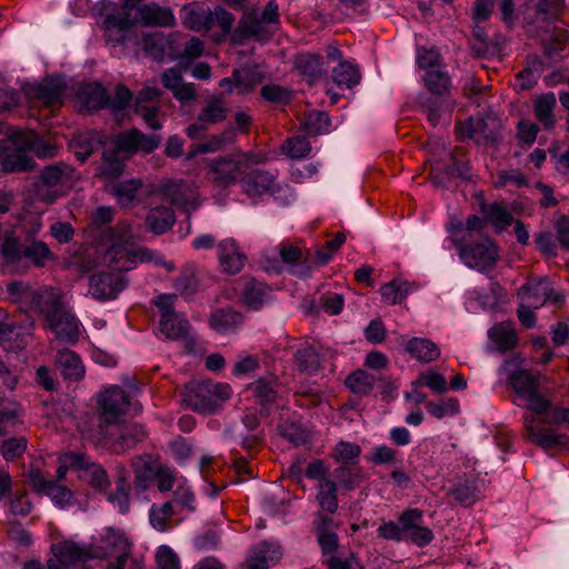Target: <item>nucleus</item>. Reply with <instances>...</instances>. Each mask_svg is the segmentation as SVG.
Listing matches in <instances>:
<instances>
[{
    "mask_svg": "<svg viewBox=\"0 0 569 569\" xmlns=\"http://www.w3.org/2000/svg\"><path fill=\"white\" fill-rule=\"evenodd\" d=\"M510 385L517 396L516 403L531 411L523 416L528 440L543 450H569V436L540 426L541 421L537 418L538 415H542L551 408L550 400L539 392V376L523 369L516 370L510 376Z\"/></svg>",
    "mask_w": 569,
    "mask_h": 569,
    "instance_id": "1",
    "label": "nucleus"
},
{
    "mask_svg": "<svg viewBox=\"0 0 569 569\" xmlns=\"http://www.w3.org/2000/svg\"><path fill=\"white\" fill-rule=\"evenodd\" d=\"M144 0H121V7L108 13L103 21L109 41L122 42L126 32L136 26L173 27L176 18L172 10L154 2L141 4Z\"/></svg>",
    "mask_w": 569,
    "mask_h": 569,
    "instance_id": "2",
    "label": "nucleus"
},
{
    "mask_svg": "<svg viewBox=\"0 0 569 569\" xmlns=\"http://www.w3.org/2000/svg\"><path fill=\"white\" fill-rule=\"evenodd\" d=\"M30 152L38 157H53L54 148L42 143L32 131L11 130L0 140V164L6 172L26 171L31 168Z\"/></svg>",
    "mask_w": 569,
    "mask_h": 569,
    "instance_id": "3",
    "label": "nucleus"
},
{
    "mask_svg": "<svg viewBox=\"0 0 569 569\" xmlns=\"http://www.w3.org/2000/svg\"><path fill=\"white\" fill-rule=\"evenodd\" d=\"M159 143L160 139L157 136H146L137 129L117 136L112 146L104 149L101 173L109 178L120 176L126 159L138 151L150 153Z\"/></svg>",
    "mask_w": 569,
    "mask_h": 569,
    "instance_id": "4",
    "label": "nucleus"
},
{
    "mask_svg": "<svg viewBox=\"0 0 569 569\" xmlns=\"http://www.w3.org/2000/svg\"><path fill=\"white\" fill-rule=\"evenodd\" d=\"M107 258L117 271L130 270L137 262H153L156 266H163L168 271L174 269V264L164 260L158 251L138 246L127 238L113 243Z\"/></svg>",
    "mask_w": 569,
    "mask_h": 569,
    "instance_id": "5",
    "label": "nucleus"
},
{
    "mask_svg": "<svg viewBox=\"0 0 569 569\" xmlns=\"http://www.w3.org/2000/svg\"><path fill=\"white\" fill-rule=\"evenodd\" d=\"M78 172L69 164H56L44 168L36 184L38 200L51 204L71 189L78 181Z\"/></svg>",
    "mask_w": 569,
    "mask_h": 569,
    "instance_id": "6",
    "label": "nucleus"
},
{
    "mask_svg": "<svg viewBox=\"0 0 569 569\" xmlns=\"http://www.w3.org/2000/svg\"><path fill=\"white\" fill-rule=\"evenodd\" d=\"M7 290L13 301L31 300L47 320H68L69 312L63 307L59 293L52 289L36 293L27 283L13 281L8 284Z\"/></svg>",
    "mask_w": 569,
    "mask_h": 569,
    "instance_id": "7",
    "label": "nucleus"
},
{
    "mask_svg": "<svg viewBox=\"0 0 569 569\" xmlns=\"http://www.w3.org/2000/svg\"><path fill=\"white\" fill-rule=\"evenodd\" d=\"M231 389L226 383L212 381L191 382L186 386L183 402L193 411L213 412L230 397Z\"/></svg>",
    "mask_w": 569,
    "mask_h": 569,
    "instance_id": "8",
    "label": "nucleus"
},
{
    "mask_svg": "<svg viewBox=\"0 0 569 569\" xmlns=\"http://www.w3.org/2000/svg\"><path fill=\"white\" fill-rule=\"evenodd\" d=\"M53 558L47 561V569H70L89 559L99 558L102 555L93 548L79 545L71 540H64L51 546Z\"/></svg>",
    "mask_w": 569,
    "mask_h": 569,
    "instance_id": "9",
    "label": "nucleus"
},
{
    "mask_svg": "<svg viewBox=\"0 0 569 569\" xmlns=\"http://www.w3.org/2000/svg\"><path fill=\"white\" fill-rule=\"evenodd\" d=\"M552 292L551 283L547 279H531L523 284L518 292L520 298L519 320H532L535 318L533 310L551 299Z\"/></svg>",
    "mask_w": 569,
    "mask_h": 569,
    "instance_id": "10",
    "label": "nucleus"
},
{
    "mask_svg": "<svg viewBox=\"0 0 569 569\" xmlns=\"http://www.w3.org/2000/svg\"><path fill=\"white\" fill-rule=\"evenodd\" d=\"M459 256L468 268L486 272L497 262L498 249L490 239L483 238L477 243L460 244Z\"/></svg>",
    "mask_w": 569,
    "mask_h": 569,
    "instance_id": "11",
    "label": "nucleus"
},
{
    "mask_svg": "<svg viewBox=\"0 0 569 569\" xmlns=\"http://www.w3.org/2000/svg\"><path fill=\"white\" fill-rule=\"evenodd\" d=\"M64 90V80L59 76L43 79L41 82L27 83L23 87V91L31 102H39L48 108H57L62 104Z\"/></svg>",
    "mask_w": 569,
    "mask_h": 569,
    "instance_id": "12",
    "label": "nucleus"
},
{
    "mask_svg": "<svg viewBox=\"0 0 569 569\" xmlns=\"http://www.w3.org/2000/svg\"><path fill=\"white\" fill-rule=\"evenodd\" d=\"M423 512L420 509H407L399 516L402 541L425 547L433 540V532L422 526Z\"/></svg>",
    "mask_w": 569,
    "mask_h": 569,
    "instance_id": "13",
    "label": "nucleus"
},
{
    "mask_svg": "<svg viewBox=\"0 0 569 569\" xmlns=\"http://www.w3.org/2000/svg\"><path fill=\"white\" fill-rule=\"evenodd\" d=\"M131 402L126 392L118 386H111L99 397L102 419L107 423H117L126 415Z\"/></svg>",
    "mask_w": 569,
    "mask_h": 569,
    "instance_id": "14",
    "label": "nucleus"
},
{
    "mask_svg": "<svg viewBox=\"0 0 569 569\" xmlns=\"http://www.w3.org/2000/svg\"><path fill=\"white\" fill-rule=\"evenodd\" d=\"M28 481L32 488L38 492L48 496L57 506H69L73 499V492L64 486L59 485L57 481L49 480L44 473L39 469H31L28 471Z\"/></svg>",
    "mask_w": 569,
    "mask_h": 569,
    "instance_id": "15",
    "label": "nucleus"
},
{
    "mask_svg": "<svg viewBox=\"0 0 569 569\" xmlns=\"http://www.w3.org/2000/svg\"><path fill=\"white\" fill-rule=\"evenodd\" d=\"M159 192L166 200L184 210H193L198 206L197 189L182 180L162 181Z\"/></svg>",
    "mask_w": 569,
    "mask_h": 569,
    "instance_id": "16",
    "label": "nucleus"
},
{
    "mask_svg": "<svg viewBox=\"0 0 569 569\" xmlns=\"http://www.w3.org/2000/svg\"><path fill=\"white\" fill-rule=\"evenodd\" d=\"M505 291L497 282H490L487 289H470L466 292V308L470 312L481 310H495L505 300Z\"/></svg>",
    "mask_w": 569,
    "mask_h": 569,
    "instance_id": "17",
    "label": "nucleus"
},
{
    "mask_svg": "<svg viewBox=\"0 0 569 569\" xmlns=\"http://www.w3.org/2000/svg\"><path fill=\"white\" fill-rule=\"evenodd\" d=\"M161 91L156 87L143 88L136 98L134 111L152 130H159L162 127L159 120V102L158 99Z\"/></svg>",
    "mask_w": 569,
    "mask_h": 569,
    "instance_id": "18",
    "label": "nucleus"
},
{
    "mask_svg": "<svg viewBox=\"0 0 569 569\" xmlns=\"http://www.w3.org/2000/svg\"><path fill=\"white\" fill-rule=\"evenodd\" d=\"M126 287L120 272H100L90 278L89 292L97 300L114 299Z\"/></svg>",
    "mask_w": 569,
    "mask_h": 569,
    "instance_id": "19",
    "label": "nucleus"
},
{
    "mask_svg": "<svg viewBox=\"0 0 569 569\" xmlns=\"http://www.w3.org/2000/svg\"><path fill=\"white\" fill-rule=\"evenodd\" d=\"M241 163L232 158H218L210 164L209 180L219 188L234 183L240 174Z\"/></svg>",
    "mask_w": 569,
    "mask_h": 569,
    "instance_id": "20",
    "label": "nucleus"
},
{
    "mask_svg": "<svg viewBox=\"0 0 569 569\" xmlns=\"http://www.w3.org/2000/svg\"><path fill=\"white\" fill-rule=\"evenodd\" d=\"M218 259L222 270L229 274L239 273L244 267L247 257L241 252L239 244L232 238L219 242Z\"/></svg>",
    "mask_w": 569,
    "mask_h": 569,
    "instance_id": "21",
    "label": "nucleus"
},
{
    "mask_svg": "<svg viewBox=\"0 0 569 569\" xmlns=\"http://www.w3.org/2000/svg\"><path fill=\"white\" fill-rule=\"evenodd\" d=\"M161 81L163 87L180 102H189L197 97L193 83L184 82L181 71L177 68L164 70L161 76Z\"/></svg>",
    "mask_w": 569,
    "mask_h": 569,
    "instance_id": "22",
    "label": "nucleus"
},
{
    "mask_svg": "<svg viewBox=\"0 0 569 569\" xmlns=\"http://www.w3.org/2000/svg\"><path fill=\"white\" fill-rule=\"evenodd\" d=\"M312 525L322 553L331 555L338 547V535L335 531L333 519L328 515L317 512Z\"/></svg>",
    "mask_w": 569,
    "mask_h": 569,
    "instance_id": "23",
    "label": "nucleus"
},
{
    "mask_svg": "<svg viewBox=\"0 0 569 569\" xmlns=\"http://www.w3.org/2000/svg\"><path fill=\"white\" fill-rule=\"evenodd\" d=\"M282 557L280 546L272 542H261L247 560L248 569H269Z\"/></svg>",
    "mask_w": 569,
    "mask_h": 569,
    "instance_id": "24",
    "label": "nucleus"
},
{
    "mask_svg": "<svg viewBox=\"0 0 569 569\" xmlns=\"http://www.w3.org/2000/svg\"><path fill=\"white\" fill-rule=\"evenodd\" d=\"M159 466L149 455L137 457L132 461L136 489H148L157 477Z\"/></svg>",
    "mask_w": 569,
    "mask_h": 569,
    "instance_id": "25",
    "label": "nucleus"
},
{
    "mask_svg": "<svg viewBox=\"0 0 569 569\" xmlns=\"http://www.w3.org/2000/svg\"><path fill=\"white\" fill-rule=\"evenodd\" d=\"M57 365L66 380L79 381L83 379L86 370L78 353L68 349L58 350Z\"/></svg>",
    "mask_w": 569,
    "mask_h": 569,
    "instance_id": "26",
    "label": "nucleus"
},
{
    "mask_svg": "<svg viewBox=\"0 0 569 569\" xmlns=\"http://www.w3.org/2000/svg\"><path fill=\"white\" fill-rule=\"evenodd\" d=\"M418 286L415 282L397 278L380 288L382 301L388 305L402 302L410 293L416 291Z\"/></svg>",
    "mask_w": 569,
    "mask_h": 569,
    "instance_id": "27",
    "label": "nucleus"
},
{
    "mask_svg": "<svg viewBox=\"0 0 569 569\" xmlns=\"http://www.w3.org/2000/svg\"><path fill=\"white\" fill-rule=\"evenodd\" d=\"M237 32L246 38L267 39L269 27L258 17L256 10L246 11L238 24Z\"/></svg>",
    "mask_w": 569,
    "mask_h": 569,
    "instance_id": "28",
    "label": "nucleus"
},
{
    "mask_svg": "<svg viewBox=\"0 0 569 569\" xmlns=\"http://www.w3.org/2000/svg\"><path fill=\"white\" fill-rule=\"evenodd\" d=\"M78 472L81 480L89 482L94 488L106 489L110 485L107 471L103 467L91 461L84 453L83 461L79 463Z\"/></svg>",
    "mask_w": 569,
    "mask_h": 569,
    "instance_id": "29",
    "label": "nucleus"
},
{
    "mask_svg": "<svg viewBox=\"0 0 569 569\" xmlns=\"http://www.w3.org/2000/svg\"><path fill=\"white\" fill-rule=\"evenodd\" d=\"M316 501L320 509L327 513L333 515L339 508L338 483L328 479L317 485Z\"/></svg>",
    "mask_w": 569,
    "mask_h": 569,
    "instance_id": "30",
    "label": "nucleus"
},
{
    "mask_svg": "<svg viewBox=\"0 0 569 569\" xmlns=\"http://www.w3.org/2000/svg\"><path fill=\"white\" fill-rule=\"evenodd\" d=\"M153 332L168 340L183 341L188 347L194 343L189 322H158Z\"/></svg>",
    "mask_w": 569,
    "mask_h": 569,
    "instance_id": "31",
    "label": "nucleus"
},
{
    "mask_svg": "<svg viewBox=\"0 0 569 569\" xmlns=\"http://www.w3.org/2000/svg\"><path fill=\"white\" fill-rule=\"evenodd\" d=\"M81 322H46V330L54 336V340L61 345H74L79 341L82 331Z\"/></svg>",
    "mask_w": 569,
    "mask_h": 569,
    "instance_id": "32",
    "label": "nucleus"
},
{
    "mask_svg": "<svg viewBox=\"0 0 569 569\" xmlns=\"http://www.w3.org/2000/svg\"><path fill=\"white\" fill-rule=\"evenodd\" d=\"M489 340L493 343L496 350L506 352L513 349L518 342V336L513 329L505 322L496 323L488 331Z\"/></svg>",
    "mask_w": 569,
    "mask_h": 569,
    "instance_id": "33",
    "label": "nucleus"
},
{
    "mask_svg": "<svg viewBox=\"0 0 569 569\" xmlns=\"http://www.w3.org/2000/svg\"><path fill=\"white\" fill-rule=\"evenodd\" d=\"M407 352L421 362H431L439 358L438 346L426 338H412L406 345Z\"/></svg>",
    "mask_w": 569,
    "mask_h": 569,
    "instance_id": "34",
    "label": "nucleus"
},
{
    "mask_svg": "<svg viewBox=\"0 0 569 569\" xmlns=\"http://www.w3.org/2000/svg\"><path fill=\"white\" fill-rule=\"evenodd\" d=\"M26 343V335L22 327L16 322H0V345L4 350H20Z\"/></svg>",
    "mask_w": 569,
    "mask_h": 569,
    "instance_id": "35",
    "label": "nucleus"
},
{
    "mask_svg": "<svg viewBox=\"0 0 569 569\" xmlns=\"http://www.w3.org/2000/svg\"><path fill=\"white\" fill-rule=\"evenodd\" d=\"M78 99L88 110L104 108L108 104L106 89L98 83H88L78 91Z\"/></svg>",
    "mask_w": 569,
    "mask_h": 569,
    "instance_id": "36",
    "label": "nucleus"
},
{
    "mask_svg": "<svg viewBox=\"0 0 569 569\" xmlns=\"http://www.w3.org/2000/svg\"><path fill=\"white\" fill-rule=\"evenodd\" d=\"M181 19L184 27L194 31L210 29V11L192 4H187L181 10Z\"/></svg>",
    "mask_w": 569,
    "mask_h": 569,
    "instance_id": "37",
    "label": "nucleus"
},
{
    "mask_svg": "<svg viewBox=\"0 0 569 569\" xmlns=\"http://www.w3.org/2000/svg\"><path fill=\"white\" fill-rule=\"evenodd\" d=\"M234 137L236 133L234 130L232 129H228L221 132L220 134L211 136L204 142L190 148L189 152L187 153V159L191 160L192 158L201 153L217 152L227 143L232 142L234 140Z\"/></svg>",
    "mask_w": 569,
    "mask_h": 569,
    "instance_id": "38",
    "label": "nucleus"
},
{
    "mask_svg": "<svg viewBox=\"0 0 569 569\" xmlns=\"http://www.w3.org/2000/svg\"><path fill=\"white\" fill-rule=\"evenodd\" d=\"M457 133L461 139H473L480 142L482 139H491L493 132L488 129V123L481 118H469L466 122L457 126Z\"/></svg>",
    "mask_w": 569,
    "mask_h": 569,
    "instance_id": "39",
    "label": "nucleus"
},
{
    "mask_svg": "<svg viewBox=\"0 0 569 569\" xmlns=\"http://www.w3.org/2000/svg\"><path fill=\"white\" fill-rule=\"evenodd\" d=\"M176 217L169 207L159 206L151 209L147 216V226L156 234L164 233L173 226Z\"/></svg>",
    "mask_w": 569,
    "mask_h": 569,
    "instance_id": "40",
    "label": "nucleus"
},
{
    "mask_svg": "<svg viewBox=\"0 0 569 569\" xmlns=\"http://www.w3.org/2000/svg\"><path fill=\"white\" fill-rule=\"evenodd\" d=\"M227 113L226 101L221 97H211L206 100L198 113V120L211 126L222 122L227 118Z\"/></svg>",
    "mask_w": 569,
    "mask_h": 569,
    "instance_id": "41",
    "label": "nucleus"
},
{
    "mask_svg": "<svg viewBox=\"0 0 569 569\" xmlns=\"http://www.w3.org/2000/svg\"><path fill=\"white\" fill-rule=\"evenodd\" d=\"M276 181L272 174L266 171H256L243 181V189L249 196H260L274 192Z\"/></svg>",
    "mask_w": 569,
    "mask_h": 569,
    "instance_id": "42",
    "label": "nucleus"
},
{
    "mask_svg": "<svg viewBox=\"0 0 569 569\" xmlns=\"http://www.w3.org/2000/svg\"><path fill=\"white\" fill-rule=\"evenodd\" d=\"M346 387L355 395L367 396L375 387L376 378L363 369H357L346 378Z\"/></svg>",
    "mask_w": 569,
    "mask_h": 569,
    "instance_id": "43",
    "label": "nucleus"
},
{
    "mask_svg": "<svg viewBox=\"0 0 569 569\" xmlns=\"http://www.w3.org/2000/svg\"><path fill=\"white\" fill-rule=\"evenodd\" d=\"M556 103V96L552 92L545 93L535 101V116L545 129H549L553 126V109Z\"/></svg>",
    "mask_w": 569,
    "mask_h": 569,
    "instance_id": "44",
    "label": "nucleus"
},
{
    "mask_svg": "<svg viewBox=\"0 0 569 569\" xmlns=\"http://www.w3.org/2000/svg\"><path fill=\"white\" fill-rule=\"evenodd\" d=\"M269 287L266 283L248 280L242 292V300L249 308L259 309L267 299Z\"/></svg>",
    "mask_w": 569,
    "mask_h": 569,
    "instance_id": "45",
    "label": "nucleus"
},
{
    "mask_svg": "<svg viewBox=\"0 0 569 569\" xmlns=\"http://www.w3.org/2000/svg\"><path fill=\"white\" fill-rule=\"evenodd\" d=\"M332 79L338 87L351 89L360 82L361 76L356 66L345 61L332 70Z\"/></svg>",
    "mask_w": 569,
    "mask_h": 569,
    "instance_id": "46",
    "label": "nucleus"
},
{
    "mask_svg": "<svg viewBox=\"0 0 569 569\" xmlns=\"http://www.w3.org/2000/svg\"><path fill=\"white\" fill-rule=\"evenodd\" d=\"M142 189L143 183L140 179H129L117 184L113 193L122 207H129L138 199Z\"/></svg>",
    "mask_w": 569,
    "mask_h": 569,
    "instance_id": "47",
    "label": "nucleus"
},
{
    "mask_svg": "<svg viewBox=\"0 0 569 569\" xmlns=\"http://www.w3.org/2000/svg\"><path fill=\"white\" fill-rule=\"evenodd\" d=\"M361 451L359 445L341 440L333 448L331 456L341 466H353L358 463Z\"/></svg>",
    "mask_w": 569,
    "mask_h": 569,
    "instance_id": "48",
    "label": "nucleus"
},
{
    "mask_svg": "<svg viewBox=\"0 0 569 569\" xmlns=\"http://www.w3.org/2000/svg\"><path fill=\"white\" fill-rule=\"evenodd\" d=\"M0 253L7 266L18 271L19 264L24 258V247L13 237H7L0 248Z\"/></svg>",
    "mask_w": 569,
    "mask_h": 569,
    "instance_id": "49",
    "label": "nucleus"
},
{
    "mask_svg": "<svg viewBox=\"0 0 569 569\" xmlns=\"http://www.w3.org/2000/svg\"><path fill=\"white\" fill-rule=\"evenodd\" d=\"M219 86L228 92H231L234 87L239 93L243 94L249 92L256 86V82L251 80L249 71L236 70L230 78L220 80Z\"/></svg>",
    "mask_w": 569,
    "mask_h": 569,
    "instance_id": "50",
    "label": "nucleus"
},
{
    "mask_svg": "<svg viewBox=\"0 0 569 569\" xmlns=\"http://www.w3.org/2000/svg\"><path fill=\"white\" fill-rule=\"evenodd\" d=\"M172 515V502L167 501L162 505H152L149 511V520L156 530L164 532L170 528L169 521Z\"/></svg>",
    "mask_w": 569,
    "mask_h": 569,
    "instance_id": "51",
    "label": "nucleus"
},
{
    "mask_svg": "<svg viewBox=\"0 0 569 569\" xmlns=\"http://www.w3.org/2000/svg\"><path fill=\"white\" fill-rule=\"evenodd\" d=\"M296 362L301 371L315 373L320 368V356L317 349L312 346H303L298 349L296 355Z\"/></svg>",
    "mask_w": 569,
    "mask_h": 569,
    "instance_id": "52",
    "label": "nucleus"
},
{
    "mask_svg": "<svg viewBox=\"0 0 569 569\" xmlns=\"http://www.w3.org/2000/svg\"><path fill=\"white\" fill-rule=\"evenodd\" d=\"M335 477L337 479L338 488L345 490L356 489L363 480L362 470L351 469L348 466H340L335 469Z\"/></svg>",
    "mask_w": 569,
    "mask_h": 569,
    "instance_id": "53",
    "label": "nucleus"
},
{
    "mask_svg": "<svg viewBox=\"0 0 569 569\" xmlns=\"http://www.w3.org/2000/svg\"><path fill=\"white\" fill-rule=\"evenodd\" d=\"M24 258L29 259L36 267H43L47 261L53 260L54 256L47 243L33 240L24 247Z\"/></svg>",
    "mask_w": 569,
    "mask_h": 569,
    "instance_id": "54",
    "label": "nucleus"
},
{
    "mask_svg": "<svg viewBox=\"0 0 569 569\" xmlns=\"http://www.w3.org/2000/svg\"><path fill=\"white\" fill-rule=\"evenodd\" d=\"M482 212H483L485 217L498 230L506 229L513 221V218H512L511 213L507 209H505L503 207H501V206H499L497 203H491V204L483 206L482 207Z\"/></svg>",
    "mask_w": 569,
    "mask_h": 569,
    "instance_id": "55",
    "label": "nucleus"
},
{
    "mask_svg": "<svg viewBox=\"0 0 569 569\" xmlns=\"http://www.w3.org/2000/svg\"><path fill=\"white\" fill-rule=\"evenodd\" d=\"M449 495L460 505L471 506L477 501L479 491L473 481L467 480L450 488Z\"/></svg>",
    "mask_w": 569,
    "mask_h": 569,
    "instance_id": "56",
    "label": "nucleus"
},
{
    "mask_svg": "<svg viewBox=\"0 0 569 569\" xmlns=\"http://www.w3.org/2000/svg\"><path fill=\"white\" fill-rule=\"evenodd\" d=\"M130 483L124 477H120L116 490L110 492L108 500L114 505L121 513H127L130 508Z\"/></svg>",
    "mask_w": 569,
    "mask_h": 569,
    "instance_id": "57",
    "label": "nucleus"
},
{
    "mask_svg": "<svg viewBox=\"0 0 569 569\" xmlns=\"http://www.w3.org/2000/svg\"><path fill=\"white\" fill-rule=\"evenodd\" d=\"M459 401L455 398L441 399L438 402L430 401L427 403V412L437 418L453 417L459 412Z\"/></svg>",
    "mask_w": 569,
    "mask_h": 569,
    "instance_id": "58",
    "label": "nucleus"
},
{
    "mask_svg": "<svg viewBox=\"0 0 569 569\" xmlns=\"http://www.w3.org/2000/svg\"><path fill=\"white\" fill-rule=\"evenodd\" d=\"M250 390L262 406L272 403L277 398L276 383L272 381L259 379L250 385Z\"/></svg>",
    "mask_w": 569,
    "mask_h": 569,
    "instance_id": "59",
    "label": "nucleus"
},
{
    "mask_svg": "<svg viewBox=\"0 0 569 569\" xmlns=\"http://www.w3.org/2000/svg\"><path fill=\"white\" fill-rule=\"evenodd\" d=\"M177 296L163 293L153 299V305L162 320H174L179 317L176 310Z\"/></svg>",
    "mask_w": 569,
    "mask_h": 569,
    "instance_id": "60",
    "label": "nucleus"
},
{
    "mask_svg": "<svg viewBox=\"0 0 569 569\" xmlns=\"http://www.w3.org/2000/svg\"><path fill=\"white\" fill-rule=\"evenodd\" d=\"M281 435L296 447L306 445L310 440L309 431L296 422L284 423L281 427Z\"/></svg>",
    "mask_w": 569,
    "mask_h": 569,
    "instance_id": "61",
    "label": "nucleus"
},
{
    "mask_svg": "<svg viewBox=\"0 0 569 569\" xmlns=\"http://www.w3.org/2000/svg\"><path fill=\"white\" fill-rule=\"evenodd\" d=\"M426 87L436 94H443L450 86L448 74L440 70H427L425 76Z\"/></svg>",
    "mask_w": 569,
    "mask_h": 569,
    "instance_id": "62",
    "label": "nucleus"
},
{
    "mask_svg": "<svg viewBox=\"0 0 569 569\" xmlns=\"http://www.w3.org/2000/svg\"><path fill=\"white\" fill-rule=\"evenodd\" d=\"M310 150L309 141L301 137L290 138L282 144V152L293 159L306 157Z\"/></svg>",
    "mask_w": 569,
    "mask_h": 569,
    "instance_id": "63",
    "label": "nucleus"
},
{
    "mask_svg": "<svg viewBox=\"0 0 569 569\" xmlns=\"http://www.w3.org/2000/svg\"><path fill=\"white\" fill-rule=\"evenodd\" d=\"M157 569H180L178 555L168 546L162 545L156 553Z\"/></svg>",
    "mask_w": 569,
    "mask_h": 569,
    "instance_id": "64",
    "label": "nucleus"
}]
</instances>
